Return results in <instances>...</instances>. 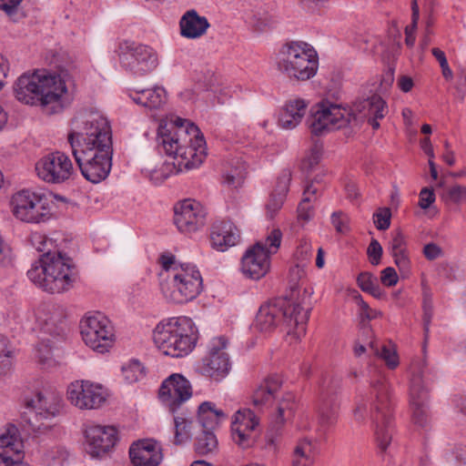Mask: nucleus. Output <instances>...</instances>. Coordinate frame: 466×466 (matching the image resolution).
Here are the masks:
<instances>
[{"label":"nucleus","mask_w":466,"mask_h":466,"mask_svg":"<svg viewBox=\"0 0 466 466\" xmlns=\"http://www.w3.org/2000/svg\"><path fill=\"white\" fill-rule=\"evenodd\" d=\"M82 175L92 183L105 179L111 168L112 134L108 120L98 111L76 116L67 137Z\"/></svg>","instance_id":"1"},{"label":"nucleus","mask_w":466,"mask_h":466,"mask_svg":"<svg viewBox=\"0 0 466 466\" xmlns=\"http://www.w3.org/2000/svg\"><path fill=\"white\" fill-rule=\"evenodd\" d=\"M30 242L43 254L27 271L29 279L50 294H61L71 289L76 279L72 259L60 251H52V239L42 233H33Z\"/></svg>","instance_id":"2"},{"label":"nucleus","mask_w":466,"mask_h":466,"mask_svg":"<svg viewBox=\"0 0 466 466\" xmlns=\"http://www.w3.org/2000/svg\"><path fill=\"white\" fill-rule=\"evenodd\" d=\"M159 144L167 155L178 162V168L198 167L207 156L206 141L199 128L188 120L177 117L158 127Z\"/></svg>","instance_id":"3"},{"label":"nucleus","mask_w":466,"mask_h":466,"mask_svg":"<svg viewBox=\"0 0 466 466\" xmlns=\"http://www.w3.org/2000/svg\"><path fill=\"white\" fill-rule=\"evenodd\" d=\"M71 76L66 70L58 73L46 69L25 73L14 84L15 96L26 105H52V113L62 109V98L67 92Z\"/></svg>","instance_id":"4"},{"label":"nucleus","mask_w":466,"mask_h":466,"mask_svg":"<svg viewBox=\"0 0 466 466\" xmlns=\"http://www.w3.org/2000/svg\"><path fill=\"white\" fill-rule=\"evenodd\" d=\"M370 401L359 402L353 411L354 419L363 422L370 415L374 428L375 440L381 451H385L391 441L390 410L389 387L384 377L370 381Z\"/></svg>","instance_id":"5"},{"label":"nucleus","mask_w":466,"mask_h":466,"mask_svg":"<svg viewBox=\"0 0 466 466\" xmlns=\"http://www.w3.org/2000/svg\"><path fill=\"white\" fill-rule=\"evenodd\" d=\"M309 308L300 302L278 299L263 304L256 316L254 326L260 331H271L283 319L288 328V336L299 340L306 334Z\"/></svg>","instance_id":"6"},{"label":"nucleus","mask_w":466,"mask_h":466,"mask_svg":"<svg viewBox=\"0 0 466 466\" xmlns=\"http://www.w3.org/2000/svg\"><path fill=\"white\" fill-rule=\"evenodd\" d=\"M153 339L164 355L182 358L194 349L198 339L197 329L189 318H172L157 325Z\"/></svg>","instance_id":"7"},{"label":"nucleus","mask_w":466,"mask_h":466,"mask_svg":"<svg viewBox=\"0 0 466 466\" xmlns=\"http://www.w3.org/2000/svg\"><path fill=\"white\" fill-rule=\"evenodd\" d=\"M276 66L290 81H308L318 72L319 56L315 48L306 42H289L279 50Z\"/></svg>","instance_id":"8"},{"label":"nucleus","mask_w":466,"mask_h":466,"mask_svg":"<svg viewBox=\"0 0 466 466\" xmlns=\"http://www.w3.org/2000/svg\"><path fill=\"white\" fill-rule=\"evenodd\" d=\"M203 288L202 277L197 267L190 263L176 266L170 278L161 285L165 298L174 303H185L197 298Z\"/></svg>","instance_id":"9"},{"label":"nucleus","mask_w":466,"mask_h":466,"mask_svg":"<svg viewBox=\"0 0 466 466\" xmlns=\"http://www.w3.org/2000/svg\"><path fill=\"white\" fill-rule=\"evenodd\" d=\"M357 124V117L351 109L342 105L333 103L328 99L319 102L312 109L309 119V127L315 136L353 127Z\"/></svg>","instance_id":"10"},{"label":"nucleus","mask_w":466,"mask_h":466,"mask_svg":"<svg viewBox=\"0 0 466 466\" xmlns=\"http://www.w3.org/2000/svg\"><path fill=\"white\" fill-rule=\"evenodd\" d=\"M11 206L14 216L25 223H44L52 217L51 206L46 196L30 190L15 193Z\"/></svg>","instance_id":"11"},{"label":"nucleus","mask_w":466,"mask_h":466,"mask_svg":"<svg viewBox=\"0 0 466 466\" xmlns=\"http://www.w3.org/2000/svg\"><path fill=\"white\" fill-rule=\"evenodd\" d=\"M80 329L84 342L95 351L104 353L114 345V327L101 312L86 314L80 321Z\"/></svg>","instance_id":"12"},{"label":"nucleus","mask_w":466,"mask_h":466,"mask_svg":"<svg viewBox=\"0 0 466 466\" xmlns=\"http://www.w3.org/2000/svg\"><path fill=\"white\" fill-rule=\"evenodd\" d=\"M116 52L122 67L136 75H146L158 65L157 54L148 46L124 41Z\"/></svg>","instance_id":"13"},{"label":"nucleus","mask_w":466,"mask_h":466,"mask_svg":"<svg viewBox=\"0 0 466 466\" xmlns=\"http://www.w3.org/2000/svg\"><path fill=\"white\" fill-rule=\"evenodd\" d=\"M27 407L25 416L29 428L35 432H44L51 428L48 420L59 411V400L54 394L37 392L27 401Z\"/></svg>","instance_id":"14"},{"label":"nucleus","mask_w":466,"mask_h":466,"mask_svg":"<svg viewBox=\"0 0 466 466\" xmlns=\"http://www.w3.org/2000/svg\"><path fill=\"white\" fill-rule=\"evenodd\" d=\"M106 389L90 380H76L67 388V398L72 405L80 410L100 408L106 400Z\"/></svg>","instance_id":"15"},{"label":"nucleus","mask_w":466,"mask_h":466,"mask_svg":"<svg viewBox=\"0 0 466 466\" xmlns=\"http://www.w3.org/2000/svg\"><path fill=\"white\" fill-rule=\"evenodd\" d=\"M37 176L48 183H62L73 175L71 159L65 153L56 151L43 157L35 164Z\"/></svg>","instance_id":"16"},{"label":"nucleus","mask_w":466,"mask_h":466,"mask_svg":"<svg viewBox=\"0 0 466 466\" xmlns=\"http://www.w3.org/2000/svg\"><path fill=\"white\" fill-rule=\"evenodd\" d=\"M191 396L190 382L177 373L170 375L164 380L159 390V399L172 412H175Z\"/></svg>","instance_id":"17"},{"label":"nucleus","mask_w":466,"mask_h":466,"mask_svg":"<svg viewBox=\"0 0 466 466\" xmlns=\"http://www.w3.org/2000/svg\"><path fill=\"white\" fill-rule=\"evenodd\" d=\"M116 430L113 426L90 424L85 430L86 451L93 458L106 454L116 442Z\"/></svg>","instance_id":"18"},{"label":"nucleus","mask_w":466,"mask_h":466,"mask_svg":"<svg viewBox=\"0 0 466 466\" xmlns=\"http://www.w3.org/2000/svg\"><path fill=\"white\" fill-rule=\"evenodd\" d=\"M174 222L181 232H196L205 224V209L196 200L185 199L177 203L174 208Z\"/></svg>","instance_id":"19"},{"label":"nucleus","mask_w":466,"mask_h":466,"mask_svg":"<svg viewBox=\"0 0 466 466\" xmlns=\"http://www.w3.org/2000/svg\"><path fill=\"white\" fill-rule=\"evenodd\" d=\"M228 339L223 337L213 338L208 345V353L202 360V372L209 377L224 376L229 369V360L225 351Z\"/></svg>","instance_id":"20"},{"label":"nucleus","mask_w":466,"mask_h":466,"mask_svg":"<svg viewBox=\"0 0 466 466\" xmlns=\"http://www.w3.org/2000/svg\"><path fill=\"white\" fill-rule=\"evenodd\" d=\"M258 425V419L249 409L238 410L232 420V438L242 448L249 447L253 441V432Z\"/></svg>","instance_id":"21"},{"label":"nucleus","mask_w":466,"mask_h":466,"mask_svg":"<svg viewBox=\"0 0 466 466\" xmlns=\"http://www.w3.org/2000/svg\"><path fill=\"white\" fill-rule=\"evenodd\" d=\"M269 265V257L262 248V244L256 243L243 256L241 271L247 278L259 279L268 272Z\"/></svg>","instance_id":"22"},{"label":"nucleus","mask_w":466,"mask_h":466,"mask_svg":"<svg viewBox=\"0 0 466 466\" xmlns=\"http://www.w3.org/2000/svg\"><path fill=\"white\" fill-rule=\"evenodd\" d=\"M133 466H157L162 461L159 445L153 440H143L133 443L129 449Z\"/></svg>","instance_id":"23"},{"label":"nucleus","mask_w":466,"mask_h":466,"mask_svg":"<svg viewBox=\"0 0 466 466\" xmlns=\"http://www.w3.org/2000/svg\"><path fill=\"white\" fill-rule=\"evenodd\" d=\"M308 106V101L302 98L288 100L279 112L278 118L279 127L286 130L294 129L304 118Z\"/></svg>","instance_id":"24"},{"label":"nucleus","mask_w":466,"mask_h":466,"mask_svg":"<svg viewBox=\"0 0 466 466\" xmlns=\"http://www.w3.org/2000/svg\"><path fill=\"white\" fill-rule=\"evenodd\" d=\"M239 238L238 229L230 221L215 223L210 233L211 246L218 251H225L237 245Z\"/></svg>","instance_id":"25"},{"label":"nucleus","mask_w":466,"mask_h":466,"mask_svg":"<svg viewBox=\"0 0 466 466\" xmlns=\"http://www.w3.org/2000/svg\"><path fill=\"white\" fill-rule=\"evenodd\" d=\"M64 309L56 305H45L38 309L36 319L42 329L51 336H59L64 332Z\"/></svg>","instance_id":"26"},{"label":"nucleus","mask_w":466,"mask_h":466,"mask_svg":"<svg viewBox=\"0 0 466 466\" xmlns=\"http://www.w3.org/2000/svg\"><path fill=\"white\" fill-rule=\"evenodd\" d=\"M210 24L205 16H201L194 9L187 11L179 21L180 34L188 39L203 36Z\"/></svg>","instance_id":"27"},{"label":"nucleus","mask_w":466,"mask_h":466,"mask_svg":"<svg viewBox=\"0 0 466 466\" xmlns=\"http://www.w3.org/2000/svg\"><path fill=\"white\" fill-rule=\"evenodd\" d=\"M306 267L303 265L296 264L289 269V285L290 289L289 299L287 301H297L300 302L305 308H309V299L311 292L306 288H301L300 282L302 283L303 279L306 276Z\"/></svg>","instance_id":"28"},{"label":"nucleus","mask_w":466,"mask_h":466,"mask_svg":"<svg viewBox=\"0 0 466 466\" xmlns=\"http://www.w3.org/2000/svg\"><path fill=\"white\" fill-rule=\"evenodd\" d=\"M316 441L302 437L297 440L291 455L290 466H312L316 461Z\"/></svg>","instance_id":"29"},{"label":"nucleus","mask_w":466,"mask_h":466,"mask_svg":"<svg viewBox=\"0 0 466 466\" xmlns=\"http://www.w3.org/2000/svg\"><path fill=\"white\" fill-rule=\"evenodd\" d=\"M129 96L136 104L150 110L162 109L167 100L166 90L159 86L134 90Z\"/></svg>","instance_id":"30"},{"label":"nucleus","mask_w":466,"mask_h":466,"mask_svg":"<svg viewBox=\"0 0 466 466\" xmlns=\"http://www.w3.org/2000/svg\"><path fill=\"white\" fill-rule=\"evenodd\" d=\"M282 380L278 375L269 376L265 379L254 390L252 395L253 405L260 409L270 402L276 392L281 388Z\"/></svg>","instance_id":"31"},{"label":"nucleus","mask_w":466,"mask_h":466,"mask_svg":"<svg viewBox=\"0 0 466 466\" xmlns=\"http://www.w3.org/2000/svg\"><path fill=\"white\" fill-rule=\"evenodd\" d=\"M246 164L241 158L228 160L223 169V184L230 188L241 187L246 177Z\"/></svg>","instance_id":"32"},{"label":"nucleus","mask_w":466,"mask_h":466,"mask_svg":"<svg viewBox=\"0 0 466 466\" xmlns=\"http://www.w3.org/2000/svg\"><path fill=\"white\" fill-rule=\"evenodd\" d=\"M225 418L226 414L223 410L216 409L212 402L205 401L198 407V428L202 431H213L218 422Z\"/></svg>","instance_id":"33"},{"label":"nucleus","mask_w":466,"mask_h":466,"mask_svg":"<svg viewBox=\"0 0 466 466\" xmlns=\"http://www.w3.org/2000/svg\"><path fill=\"white\" fill-rule=\"evenodd\" d=\"M390 248V254L394 258V263L400 271H408L410 268V259L406 249V238L400 230H396L392 233Z\"/></svg>","instance_id":"34"},{"label":"nucleus","mask_w":466,"mask_h":466,"mask_svg":"<svg viewBox=\"0 0 466 466\" xmlns=\"http://www.w3.org/2000/svg\"><path fill=\"white\" fill-rule=\"evenodd\" d=\"M23 448V441L15 426H9L4 433L0 434V453L18 456L21 455Z\"/></svg>","instance_id":"35"},{"label":"nucleus","mask_w":466,"mask_h":466,"mask_svg":"<svg viewBox=\"0 0 466 466\" xmlns=\"http://www.w3.org/2000/svg\"><path fill=\"white\" fill-rule=\"evenodd\" d=\"M178 168V162H165L159 167H153L151 163H147L143 167V172L155 184H161L170 176L183 171Z\"/></svg>","instance_id":"36"},{"label":"nucleus","mask_w":466,"mask_h":466,"mask_svg":"<svg viewBox=\"0 0 466 466\" xmlns=\"http://www.w3.org/2000/svg\"><path fill=\"white\" fill-rule=\"evenodd\" d=\"M297 408L296 397L292 392H285L278 401L275 424L282 426L286 421L291 420Z\"/></svg>","instance_id":"37"},{"label":"nucleus","mask_w":466,"mask_h":466,"mask_svg":"<svg viewBox=\"0 0 466 466\" xmlns=\"http://www.w3.org/2000/svg\"><path fill=\"white\" fill-rule=\"evenodd\" d=\"M357 109L364 116H375L377 118H383L388 112L385 101L378 95H372L360 101L357 105Z\"/></svg>","instance_id":"38"},{"label":"nucleus","mask_w":466,"mask_h":466,"mask_svg":"<svg viewBox=\"0 0 466 466\" xmlns=\"http://www.w3.org/2000/svg\"><path fill=\"white\" fill-rule=\"evenodd\" d=\"M369 349L373 354L385 361L389 369H395L399 365V358L393 346L380 345L377 339H371Z\"/></svg>","instance_id":"39"},{"label":"nucleus","mask_w":466,"mask_h":466,"mask_svg":"<svg viewBox=\"0 0 466 466\" xmlns=\"http://www.w3.org/2000/svg\"><path fill=\"white\" fill-rule=\"evenodd\" d=\"M338 404L334 400H323L319 407V423L322 427H331L338 420Z\"/></svg>","instance_id":"40"},{"label":"nucleus","mask_w":466,"mask_h":466,"mask_svg":"<svg viewBox=\"0 0 466 466\" xmlns=\"http://www.w3.org/2000/svg\"><path fill=\"white\" fill-rule=\"evenodd\" d=\"M175 437L174 443L182 444L188 441L191 437V430L198 428V424L184 416H175Z\"/></svg>","instance_id":"41"},{"label":"nucleus","mask_w":466,"mask_h":466,"mask_svg":"<svg viewBox=\"0 0 466 466\" xmlns=\"http://www.w3.org/2000/svg\"><path fill=\"white\" fill-rule=\"evenodd\" d=\"M196 435L195 450L200 455L213 452L218 447V440L211 431H202Z\"/></svg>","instance_id":"42"},{"label":"nucleus","mask_w":466,"mask_h":466,"mask_svg":"<svg viewBox=\"0 0 466 466\" xmlns=\"http://www.w3.org/2000/svg\"><path fill=\"white\" fill-rule=\"evenodd\" d=\"M410 404L414 402L426 403L427 400V390L422 382L421 372L418 371L412 375L410 381Z\"/></svg>","instance_id":"43"},{"label":"nucleus","mask_w":466,"mask_h":466,"mask_svg":"<svg viewBox=\"0 0 466 466\" xmlns=\"http://www.w3.org/2000/svg\"><path fill=\"white\" fill-rule=\"evenodd\" d=\"M282 240V232L279 228H272L267 235L265 241H259L262 244V248L267 252L270 258L271 255L276 254L280 247Z\"/></svg>","instance_id":"44"},{"label":"nucleus","mask_w":466,"mask_h":466,"mask_svg":"<svg viewBox=\"0 0 466 466\" xmlns=\"http://www.w3.org/2000/svg\"><path fill=\"white\" fill-rule=\"evenodd\" d=\"M8 345L6 337L0 334V376L6 375L12 368V350Z\"/></svg>","instance_id":"45"},{"label":"nucleus","mask_w":466,"mask_h":466,"mask_svg":"<svg viewBox=\"0 0 466 466\" xmlns=\"http://www.w3.org/2000/svg\"><path fill=\"white\" fill-rule=\"evenodd\" d=\"M357 282L359 287L365 292L371 294L375 298H380L381 291L377 279L370 272H362L358 276Z\"/></svg>","instance_id":"46"},{"label":"nucleus","mask_w":466,"mask_h":466,"mask_svg":"<svg viewBox=\"0 0 466 466\" xmlns=\"http://www.w3.org/2000/svg\"><path fill=\"white\" fill-rule=\"evenodd\" d=\"M122 374L127 383L138 381L144 376V368L137 360H130L122 366Z\"/></svg>","instance_id":"47"},{"label":"nucleus","mask_w":466,"mask_h":466,"mask_svg":"<svg viewBox=\"0 0 466 466\" xmlns=\"http://www.w3.org/2000/svg\"><path fill=\"white\" fill-rule=\"evenodd\" d=\"M412 21L411 24L405 28V43L408 46L411 47L415 43V30L417 28V24L419 20V6L417 1L414 0L412 2Z\"/></svg>","instance_id":"48"},{"label":"nucleus","mask_w":466,"mask_h":466,"mask_svg":"<svg viewBox=\"0 0 466 466\" xmlns=\"http://www.w3.org/2000/svg\"><path fill=\"white\" fill-rule=\"evenodd\" d=\"M444 199L453 204H461L466 201V187L459 184L450 187L446 191Z\"/></svg>","instance_id":"49"},{"label":"nucleus","mask_w":466,"mask_h":466,"mask_svg":"<svg viewBox=\"0 0 466 466\" xmlns=\"http://www.w3.org/2000/svg\"><path fill=\"white\" fill-rule=\"evenodd\" d=\"M412 409V420L420 427H425L429 421V414L426 403L414 402L410 404Z\"/></svg>","instance_id":"50"},{"label":"nucleus","mask_w":466,"mask_h":466,"mask_svg":"<svg viewBox=\"0 0 466 466\" xmlns=\"http://www.w3.org/2000/svg\"><path fill=\"white\" fill-rule=\"evenodd\" d=\"M391 213L388 208H380L373 214V222L379 230H386L390 226Z\"/></svg>","instance_id":"51"},{"label":"nucleus","mask_w":466,"mask_h":466,"mask_svg":"<svg viewBox=\"0 0 466 466\" xmlns=\"http://www.w3.org/2000/svg\"><path fill=\"white\" fill-rule=\"evenodd\" d=\"M285 197L280 196L279 193L273 192L266 205L267 217L273 218L277 212L282 208L285 201Z\"/></svg>","instance_id":"52"},{"label":"nucleus","mask_w":466,"mask_h":466,"mask_svg":"<svg viewBox=\"0 0 466 466\" xmlns=\"http://www.w3.org/2000/svg\"><path fill=\"white\" fill-rule=\"evenodd\" d=\"M321 157V148L315 145L306 154L302 161V167L305 169H312L317 166Z\"/></svg>","instance_id":"53"},{"label":"nucleus","mask_w":466,"mask_h":466,"mask_svg":"<svg viewBox=\"0 0 466 466\" xmlns=\"http://www.w3.org/2000/svg\"><path fill=\"white\" fill-rule=\"evenodd\" d=\"M291 181V171L289 169H284L278 177L275 193H279L280 196L286 198V195L289 188V183Z\"/></svg>","instance_id":"54"},{"label":"nucleus","mask_w":466,"mask_h":466,"mask_svg":"<svg viewBox=\"0 0 466 466\" xmlns=\"http://www.w3.org/2000/svg\"><path fill=\"white\" fill-rule=\"evenodd\" d=\"M36 357L42 363H46L53 358V346L48 339H43L37 346Z\"/></svg>","instance_id":"55"},{"label":"nucleus","mask_w":466,"mask_h":466,"mask_svg":"<svg viewBox=\"0 0 466 466\" xmlns=\"http://www.w3.org/2000/svg\"><path fill=\"white\" fill-rule=\"evenodd\" d=\"M298 265L306 267L312 257V248L307 242L301 243L295 253Z\"/></svg>","instance_id":"56"},{"label":"nucleus","mask_w":466,"mask_h":466,"mask_svg":"<svg viewBox=\"0 0 466 466\" xmlns=\"http://www.w3.org/2000/svg\"><path fill=\"white\" fill-rule=\"evenodd\" d=\"M358 300V304L360 307V315L362 319H366L368 320L374 319L381 315L380 311L371 309L367 302H365L360 295L356 297Z\"/></svg>","instance_id":"57"},{"label":"nucleus","mask_w":466,"mask_h":466,"mask_svg":"<svg viewBox=\"0 0 466 466\" xmlns=\"http://www.w3.org/2000/svg\"><path fill=\"white\" fill-rule=\"evenodd\" d=\"M382 247L377 239H372L368 247L367 254L372 265H378L382 256Z\"/></svg>","instance_id":"58"},{"label":"nucleus","mask_w":466,"mask_h":466,"mask_svg":"<svg viewBox=\"0 0 466 466\" xmlns=\"http://www.w3.org/2000/svg\"><path fill=\"white\" fill-rule=\"evenodd\" d=\"M331 223L339 233L343 234L349 229L348 218L340 211H336L331 215Z\"/></svg>","instance_id":"59"},{"label":"nucleus","mask_w":466,"mask_h":466,"mask_svg":"<svg viewBox=\"0 0 466 466\" xmlns=\"http://www.w3.org/2000/svg\"><path fill=\"white\" fill-rule=\"evenodd\" d=\"M398 280L397 272L393 268L388 267L381 271L380 281L383 285L392 287L398 283Z\"/></svg>","instance_id":"60"},{"label":"nucleus","mask_w":466,"mask_h":466,"mask_svg":"<svg viewBox=\"0 0 466 466\" xmlns=\"http://www.w3.org/2000/svg\"><path fill=\"white\" fill-rule=\"evenodd\" d=\"M435 201L433 189L424 187L420 192L419 206L422 209H427Z\"/></svg>","instance_id":"61"},{"label":"nucleus","mask_w":466,"mask_h":466,"mask_svg":"<svg viewBox=\"0 0 466 466\" xmlns=\"http://www.w3.org/2000/svg\"><path fill=\"white\" fill-rule=\"evenodd\" d=\"M0 466H28L21 461V455L0 453Z\"/></svg>","instance_id":"62"},{"label":"nucleus","mask_w":466,"mask_h":466,"mask_svg":"<svg viewBox=\"0 0 466 466\" xmlns=\"http://www.w3.org/2000/svg\"><path fill=\"white\" fill-rule=\"evenodd\" d=\"M275 25L274 19L269 15L259 16L256 18L254 27L259 32L266 31Z\"/></svg>","instance_id":"63"},{"label":"nucleus","mask_w":466,"mask_h":466,"mask_svg":"<svg viewBox=\"0 0 466 466\" xmlns=\"http://www.w3.org/2000/svg\"><path fill=\"white\" fill-rule=\"evenodd\" d=\"M313 216V210L311 203L301 200L298 207V217L299 219L309 221Z\"/></svg>","instance_id":"64"}]
</instances>
